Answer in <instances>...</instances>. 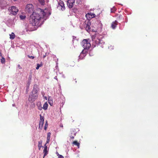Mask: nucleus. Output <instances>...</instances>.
Segmentation results:
<instances>
[{
    "label": "nucleus",
    "mask_w": 158,
    "mask_h": 158,
    "mask_svg": "<svg viewBox=\"0 0 158 158\" xmlns=\"http://www.w3.org/2000/svg\"><path fill=\"white\" fill-rule=\"evenodd\" d=\"M86 17L87 18L89 17V18H93L95 17V14H92L91 13H90L86 14Z\"/></svg>",
    "instance_id": "obj_18"
},
{
    "label": "nucleus",
    "mask_w": 158,
    "mask_h": 158,
    "mask_svg": "<svg viewBox=\"0 0 158 158\" xmlns=\"http://www.w3.org/2000/svg\"><path fill=\"white\" fill-rule=\"evenodd\" d=\"M33 6L32 4H28L26 8V10L29 13H31L33 12Z\"/></svg>",
    "instance_id": "obj_5"
},
{
    "label": "nucleus",
    "mask_w": 158,
    "mask_h": 158,
    "mask_svg": "<svg viewBox=\"0 0 158 158\" xmlns=\"http://www.w3.org/2000/svg\"><path fill=\"white\" fill-rule=\"evenodd\" d=\"M90 23L89 21H88L85 22L84 24V27L85 30L88 32L90 31L91 30Z\"/></svg>",
    "instance_id": "obj_6"
},
{
    "label": "nucleus",
    "mask_w": 158,
    "mask_h": 158,
    "mask_svg": "<svg viewBox=\"0 0 158 158\" xmlns=\"http://www.w3.org/2000/svg\"><path fill=\"white\" fill-rule=\"evenodd\" d=\"M13 106H14V104H13Z\"/></svg>",
    "instance_id": "obj_49"
},
{
    "label": "nucleus",
    "mask_w": 158,
    "mask_h": 158,
    "mask_svg": "<svg viewBox=\"0 0 158 158\" xmlns=\"http://www.w3.org/2000/svg\"><path fill=\"white\" fill-rule=\"evenodd\" d=\"M110 10L111 13L114 12L116 10V9L114 6H113L111 9Z\"/></svg>",
    "instance_id": "obj_24"
},
{
    "label": "nucleus",
    "mask_w": 158,
    "mask_h": 158,
    "mask_svg": "<svg viewBox=\"0 0 158 158\" xmlns=\"http://www.w3.org/2000/svg\"><path fill=\"white\" fill-rule=\"evenodd\" d=\"M0 56H1V57L2 56V54L1 52H0Z\"/></svg>",
    "instance_id": "obj_43"
},
{
    "label": "nucleus",
    "mask_w": 158,
    "mask_h": 158,
    "mask_svg": "<svg viewBox=\"0 0 158 158\" xmlns=\"http://www.w3.org/2000/svg\"><path fill=\"white\" fill-rule=\"evenodd\" d=\"M48 151L47 150V146L46 145V143L44 145V149L43 150L44 157H44L46 156L48 154Z\"/></svg>",
    "instance_id": "obj_12"
},
{
    "label": "nucleus",
    "mask_w": 158,
    "mask_h": 158,
    "mask_svg": "<svg viewBox=\"0 0 158 158\" xmlns=\"http://www.w3.org/2000/svg\"><path fill=\"white\" fill-rule=\"evenodd\" d=\"M108 48L110 49H114V47L113 46H110Z\"/></svg>",
    "instance_id": "obj_33"
},
{
    "label": "nucleus",
    "mask_w": 158,
    "mask_h": 158,
    "mask_svg": "<svg viewBox=\"0 0 158 158\" xmlns=\"http://www.w3.org/2000/svg\"><path fill=\"white\" fill-rule=\"evenodd\" d=\"M92 42L93 45H94V47L96 46H100L102 48L103 47V45L104 44V42L98 37H92Z\"/></svg>",
    "instance_id": "obj_3"
},
{
    "label": "nucleus",
    "mask_w": 158,
    "mask_h": 158,
    "mask_svg": "<svg viewBox=\"0 0 158 158\" xmlns=\"http://www.w3.org/2000/svg\"><path fill=\"white\" fill-rule=\"evenodd\" d=\"M20 17L21 19L23 20L26 17L24 16L21 15L20 16Z\"/></svg>",
    "instance_id": "obj_30"
},
{
    "label": "nucleus",
    "mask_w": 158,
    "mask_h": 158,
    "mask_svg": "<svg viewBox=\"0 0 158 158\" xmlns=\"http://www.w3.org/2000/svg\"><path fill=\"white\" fill-rule=\"evenodd\" d=\"M39 11L40 12V14L37 13L33 12L30 16V23L33 26H40L51 15V13L46 10H43L39 8Z\"/></svg>",
    "instance_id": "obj_1"
},
{
    "label": "nucleus",
    "mask_w": 158,
    "mask_h": 158,
    "mask_svg": "<svg viewBox=\"0 0 158 158\" xmlns=\"http://www.w3.org/2000/svg\"><path fill=\"white\" fill-rule=\"evenodd\" d=\"M18 68H19V69H22V68L20 66V65L19 64H18Z\"/></svg>",
    "instance_id": "obj_35"
},
{
    "label": "nucleus",
    "mask_w": 158,
    "mask_h": 158,
    "mask_svg": "<svg viewBox=\"0 0 158 158\" xmlns=\"http://www.w3.org/2000/svg\"><path fill=\"white\" fill-rule=\"evenodd\" d=\"M45 99L46 100H47V97H45Z\"/></svg>",
    "instance_id": "obj_44"
},
{
    "label": "nucleus",
    "mask_w": 158,
    "mask_h": 158,
    "mask_svg": "<svg viewBox=\"0 0 158 158\" xmlns=\"http://www.w3.org/2000/svg\"><path fill=\"white\" fill-rule=\"evenodd\" d=\"M10 39L13 40L15 38V35L13 32H12L11 34H10Z\"/></svg>",
    "instance_id": "obj_21"
},
{
    "label": "nucleus",
    "mask_w": 158,
    "mask_h": 158,
    "mask_svg": "<svg viewBox=\"0 0 158 158\" xmlns=\"http://www.w3.org/2000/svg\"><path fill=\"white\" fill-rule=\"evenodd\" d=\"M58 8L61 9L62 10H64L65 7L63 2L61 0H60L59 2H58Z\"/></svg>",
    "instance_id": "obj_9"
},
{
    "label": "nucleus",
    "mask_w": 158,
    "mask_h": 158,
    "mask_svg": "<svg viewBox=\"0 0 158 158\" xmlns=\"http://www.w3.org/2000/svg\"><path fill=\"white\" fill-rule=\"evenodd\" d=\"M6 24L8 27H11L13 25V22L12 20H10L7 21Z\"/></svg>",
    "instance_id": "obj_17"
},
{
    "label": "nucleus",
    "mask_w": 158,
    "mask_h": 158,
    "mask_svg": "<svg viewBox=\"0 0 158 158\" xmlns=\"http://www.w3.org/2000/svg\"><path fill=\"white\" fill-rule=\"evenodd\" d=\"M42 65H40V64H37L36 67V69L38 70L39 69L40 67H41Z\"/></svg>",
    "instance_id": "obj_28"
},
{
    "label": "nucleus",
    "mask_w": 158,
    "mask_h": 158,
    "mask_svg": "<svg viewBox=\"0 0 158 158\" xmlns=\"http://www.w3.org/2000/svg\"><path fill=\"white\" fill-rule=\"evenodd\" d=\"M73 40L75 39L76 38V37L74 36H73Z\"/></svg>",
    "instance_id": "obj_40"
},
{
    "label": "nucleus",
    "mask_w": 158,
    "mask_h": 158,
    "mask_svg": "<svg viewBox=\"0 0 158 158\" xmlns=\"http://www.w3.org/2000/svg\"><path fill=\"white\" fill-rule=\"evenodd\" d=\"M45 56H44V58H45Z\"/></svg>",
    "instance_id": "obj_47"
},
{
    "label": "nucleus",
    "mask_w": 158,
    "mask_h": 158,
    "mask_svg": "<svg viewBox=\"0 0 158 158\" xmlns=\"http://www.w3.org/2000/svg\"><path fill=\"white\" fill-rule=\"evenodd\" d=\"M39 2L41 3V4L43 5L44 3V0H39Z\"/></svg>",
    "instance_id": "obj_29"
},
{
    "label": "nucleus",
    "mask_w": 158,
    "mask_h": 158,
    "mask_svg": "<svg viewBox=\"0 0 158 158\" xmlns=\"http://www.w3.org/2000/svg\"><path fill=\"white\" fill-rule=\"evenodd\" d=\"M75 135H76V133H74V135L75 136Z\"/></svg>",
    "instance_id": "obj_45"
},
{
    "label": "nucleus",
    "mask_w": 158,
    "mask_h": 158,
    "mask_svg": "<svg viewBox=\"0 0 158 158\" xmlns=\"http://www.w3.org/2000/svg\"><path fill=\"white\" fill-rule=\"evenodd\" d=\"M48 104L47 102H46L44 103L43 105V107H42V108L44 109V110H47L48 107Z\"/></svg>",
    "instance_id": "obj_20"
},
{
    "label": "nucleus",
    "mask_w": 158,
    "mask_h": 158,
    "mask_svg": "<svg viewBox=\"0 0 158 158\" xmlns=\"http://www.w3.org/2000/svg\"><path fill=\"white\" fill-rule=\"evenodd\" d=\"M40 118L41 119V118H43L42 117H41Z\"/></svg>",
    "instance_id": "obj_48"
},
{
    "label": "nucleus",
    "mask_w": 158,
    "mask_h": 158,
    "mask_svg": "<svg viewBox=\"0 0 158 158\" xmlns=\"http://www.w3.org/2000/svg\"><path fill=\"white\" fill-rule=\"evenodd\" d=\"M87 52L86 50H83L79 56V58L81 60L82 59L86 56Z\"/></svg>",
    "instance_id": "obj_10"
},
{
    "label": "nucleus",
    "mask_w": 158,
    "mask_h": 158,
    "mask_svg": "<svg viewBox=\"0 0 158 158\" xmlns=\"http://www.w3.org/2000/svg\"><path fill=\"white\" fill-rule=\"evenodd\" d=\"M13 1H17V0H13Z\"/></svg>",
    "instance_id": "obj_46"
},
{
    "label": "nucleus",
    "mask_w": 158,
    "mask_h": 158,
    "mask_svg": "<svg viewBox=\"0 0 158 158\" xmlns=\"http://www.w3.org/2000/svg\"><path fill=\"white\" fill-rule=\"evenodd\" d=\"M39 127L40 129H42L44 123V119H40Z\"/></svg>",
    "instance_id": "obj_16"
},
{
    "label": "nucleus",
    "mask_w": 158,
    "mask_h": 158,
    "mask_svg": "<svg viewBox=\"0 0 158 158\" xmlns=\"http://www.w3.org/2000/svg\"><path fill=\"white\" fill-rule=\"evenodd\" d=\"M2 59H1V62L2 64H4L5 63V59L2 56Z\"/></svg>",
    "instance_id": "obj_26"
},
{
    "label": "nucleus",
    "mask_w": 158,
    "mask_h": 158,
    "mask_svg": "<svg viewBox=\"0 0 158 158\" xmlns=\"http://www.w3.org/2000/svg\"><path fill=\"white\" fill-rule=\"evenodd\" d=\"M90 40L89 39H84L81 43V45L83 48V50H86L88 51V49L91 46Z\"/></svg>",
    "instance_id": "obj_4"
},
{
    "label": "nucleus",
    "mask_w": 158,
    "mask_h": 158,
    "mask_svg": "<svg viewBox=\"0 0 158 158\" xmlns=\"http://www.w3.org/2000/svg\"><path fill=\"white\" fill-rule=\"evenodd\" d=\"M120 5H122L121 4H120Z\"/></svg>",
    "instance_id": "obj_50"
},
{
    "label": "nucleus",
    "mask_w": 158,
    "mask_h": 158,
    "mask_svg": "<svg viewBox=\"0 0 158 158\" xmlns=\"http://www.w3.org/2000/svg\"><path fill=\"white\" fill-rule=\"evenodd\" d=\"M11 13L14 15H16L18 11V9L15 6H12L10 9Z\"/></svg>",
    "instance_id": "obj_8"
},
{
    "label": "nucleus",
    "mask_w": 158,
    "mask_h": 158,
    "mask_svg": "<svg viewBox=\"0 0 158 158\" xmlns=\"http://www.w3.org/2000/svg\"><path fill=\"white\" fill-rule=\"evenodd\" d=\"M75 3V0H68L67 1V6L69 8L73 7Z\"/></svg>",
    "instance_id": "obj_11"
},
{
    "label": "nucleus",
    "mask_w": 158,
    "mask_h": 158,
    "mask_svg": "<svg viewBox=\"0 0 158 158\" xmlns=\"http://www.w3.org/2000/svg\"><path fill=\"white\" fill-rule=\"evenodd\" d=\"M27 56L28 57H29V58L30 59H33L34 58V56H30V55H27Z\"/></svg>",
    "instance_id": "obj_32"
},
{
    "label": "nucleus",
    "mask_w": 158,
    "mask_h": 158,
    "mask_svg": "<svg viewBox=\"0 0 158 158\" xmlns=\"http://www.w3.org/2000/svg\"><path fill=\"white\" fill-rule=\"evenodd\" d=\"M57 156L58 157V158H64L63 156L62 155L59 154H58Z\"/></svg>",
    "instance_id": "obj_31"
},
{
    "label": "nucleus",
    "mask_w": 158,
    "mask_h": 158,
    "mask_svg": "<svg viewBox=\"0 0 158 158\" xmlns=\"http://www.w3.org/2000/svg\"><path fill=\"white\" fill-rule=\"evenodd\" d=\"M120 5H122L121 4H120Z\"/></svg>",
    "instance_id": "obj_51"
},
{
    "label": "nucleus",
    "mask_w": 158,
    "mask_h": 158,
    "mask_svg": "<svg viewBox=\"0 0 158 158\" xmlns=\"http://www.w3.org/2000/svg\"><path fill=\"white\" fill-rule=\"evenodd\" d=\"M119 19H121L122 18V16L121 15H120L118 17Z\"/></svg>",
    "instance_id": "obj_36"
},
{
    "label": "nucleus",
    "mask_w": 158,
    "mask_h": 158,
    "mask_svg": "<svg viewBox=\"0 0 158 158\" xmlns=\"http://www.w3.org/2000/svg\"><path fill=\"white\" fill-rule=\"evenodd\" d=\"M37 105L38 109L41 110L42 108V107L41 106V103L40 102H38L37 104Z\"/></svg>",
    "instance_id": "obj_22"
},
{
    "label": "nucleus",
    "mask_w": 158,
    "mask_h": 158,
    "mask_svg": "<svg viewBox=\"0 0 158 158\" xmlns=\"http://www.w3.org/2000/svg\"><path fill=\"white\" fill-rule=\"evenodd\" d=\"M89 55L90 56H93V53H91L90 52L89 53Z\"/></svg>",
    "instance_id": "obj_38"
},
{
    "label": "nucleus",
    "mask_w": 158,
    "mask_h": 158,
    "mask_svg": "<svg viewBox=\"0 0 158 158\" xmlns=\"http://www.w3.org/2000/svg\"><path fill=\"white\" fill-rule=\"evenodd\" d=\"M54 79H56V80H57V77L56 76H55V77H54Z\"/></svg>",
    "instance_id": "obj_41"
},
{
    "label": "nucleus",
    "mask_w": 158,
    "mask_h": 158,
    "mask_svg": "<svg viewBox=\"0 0 158 158\" xmlns=\"http://www.w3.org/2000/svg\"><path fill=\"white\" fill-rule=\"evenodd\" d=\"M39 88L38 85L35 84L34 85L33 89L29 95L28 100L30 102H33L36 99L38 96V92Z\"/></svg>",
    "instance_id": "obj_2"
},
{
    "label": "nucleus",
    "mask_w": 158,
    "mask_h": 158,
    "mask_svg": "<svg viewBox=\"0 0 158 158\" xmlns=\"http://www.w3.org/2000/svg\"><path fill=\"white\" fill-rule=\"evenodd\" d=\"M51 133L50 132H48L47 133V141L46 142V144L48 143L50 141V137H51Z\"/></svg>",
    "instance_id": "obj_14"
},
{
    "label": "nucleus",
    "mask_w": 158,
    "mask_h": 158,
    "mask_svg": "<svg viewBox=\"0 0 158 158\" xmlns=\"http://www.w3.org/2000/svg\"><path fill=\"white\" fill-rule=\"evenodd\" d=\"M30 26L28 24H26L25 25V30L27 31H30L32 30L31 29Z\"/></svg>",
    "instance_id": "obj_15"
},
{
    "label": "nucleus",
    "mask_w": 158,
    "mask_h": 158,
    "mask_svg": "<svg viewBox=\"0 0 158 158\" xmlns=\"http://www.w3.org/2000/svg\"><path fill=\"white\" fill-rule=\"evenodd\" d=\"M70 137L71 138V139H73L74 138V136H70Z\"/></svg>",
    "instance_id": "obj_37"
},
{
    "label": "nucleus",
    "mask_w": 158,
    "mask_h": 158,
    "mask_svg": "<svg viewBox=\"0 0 158 158\" xmlns=\"http://www.w3.org/2000/svg\"><path fill=\"white\" fill-rule=\"evenodd\" d=\"M28 86H29V85H30V81H28Z\"/></svg>",
    "instance_id": "obj_39"
},
{
    "label": "nucleus",
    "mask_w": 158,
    "mask_h": 158,
    "mask_svg": "<svg viewBox=\"0 0 158 158\" xmlns=\"http://www.w3.org/2000/svg\"><path fill=\"white\" fill-rule=\"evenodd\" d=\"M73 143L75 145L77 146V147H79L80 144L79 143H78L77 141H75L73 142Z\"/></svg>",
    "instance_id": "obj_23"
},
{
    "label": "nucleus",
    "mask_w": 158,
    "mask_h": 158,
    "mask_svg": "<svg viewBox=\"0 0 158 158\" xmlns=\"http://www.w3.org/2000/svg\"><path fill=\"white\" fill-rule=\"evenodd\" d=\"M118 22L117 21L115 20L114 22H113L111 25V27L113 29H114L116 28Z\"/></svg>",
    "instance_id": "obj_13"
},
{
    "label": "nucleus",
    "mask_w": 158,
    "mask_h": 158,
    "mask_svg": "<svg viewBox=\"0 0 158 158\" xmlns=\"http://www.w3.org/2000/svg\"><path fill=\"white\" fill-rule=\"evenodd\" d=\"M48 103L50 104V105L51 106H52V104H53L52 101V100H51L49 99V98H48Z\"/></svg>",
    "instance_id": "obj_27"
},
{
    "label": "nucleus",
    "mask_w": 158,
    "mask_h": 158,
    "mask_svg": "<svg viewBox=\"0 0 158 158\" xmlns=\"http://www.w3.org/2000/svg\"><path fill=\"white\" fill-rule=\"evenodd\" d=\"M48 123L47 121H46V123H45V126H44V129L45 130H46L47 128L48 127Z\"/></svg>",
    "instance_id": "obj_25"
},
{
    "label": "nucleus",
    "mask_w": 158,
    "mask_h": 158,
    "mask_svg": "<svg viewBox=\"0 0 158 158\" xmlns=\"http://www.w3.org/2000/svg\"><path fill=\"white\" fill-rule=\"evenodd\" d=\"M8 4L6 0H0V7L2 9H3Z\"/></svg>",
    "instance_id": "obj_7"
},
{
    "label": "nucleus",
    "mask_w": 158,
    "mask_h": 158,
    "mask_svg": "<svg viewBox=\"0 0 158 158\" xmlns=\"http://www.w3.org/2000/svg\"><path fill=\"white\" fill-rule=\"evenodd\" d=\"M42 142L43 141L42 140H40L38 142V147L39 150H40L41 148L43 147L42 146Z\"/></svg>",
    "instance_id": "obj_19"
},
{
    "label": "nucleus",
    "mask_w": 158,
    "mask_h": 158,
    "mask_svg": "<svg viewBox=\"0 0 158 158\" xmlns=\"http://www.w3.org/2000/svg\"><path fill=\"white\" fill-rule=\"evenodd\" d=\"M62 77H63V78H65V77H64V74H63L62 75Z\"/></svg>",
    "instance_id": "obj_42"
},
{
    "label": "nucleus",
    "mask_w": 158,
    "mask_h": 158,
    "mask_svg": "<svg viewBox=\"0 0 158 158\" xmlns=\"http://www.w3.org/2000/svg\"><path fill=\"white\" fill-rule=\"evenodd\" d=\"M125 20H126V21H125V22L126 23H127L128 21V19H127V17H126V19H125Z\"/></svg>",
    "instance_id": "obj_34"
}]
</instances>
